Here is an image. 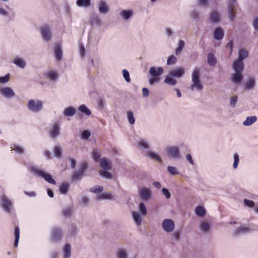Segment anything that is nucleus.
<instances>
[{"label": "nucleus", "mask_w": 258, "mask_h": 258, "mask_svg": "<svg viewBox=\"0 0 258 258\" xmlns=\"http://www.w3.org/2000/svg\"><path fill=\"white\" fill-rule=\"evenodd\" d=\"M164 70L162 67H152L150 68L149 73L151 76L149 79V83L150 85H154L158 83L160 81V76L163 74Z\"/></svg>", "instance_id": "f03ea898"}, {"label": "nucleus", "mask_w": 258, "mask_h": 258, "mask_svg": "<svg viewBox=\"0 0 258 258\" xmlns=\"http://www.w3.org/2000/svg\"><path fill=\"white\" fill-rule=\"evenodd\" d=\"M42 37L46 41H49L51 37L50 28L47 25H44L40 29Z\"/></svg>", "instance_id": "9b49d317"}, {"label": "nucleus", "mask_w": 258, "mask_h": 258, "mask_svg": "<svg viewBox=\"0 0 258 258\" xmlns=\"http://www.w3.org/2000/svg\"><path fill=\"white\" fill-rule=\"evenodd\" d=\"M197 5L203 8H208L209 6L208 0H197Z\"/></svg>", "instance_id": "5fc2aeb1"}, {"label": "nucleus", "mask_w": 258, "mask_h": 258, "mask_svg": "<svg viewBox=\"0 0 258 258\" xmlns=\"http://www.w3.org/2000/svg\"><path fill=\"white\" fill-rule=\"evenodd\" d=\"M139 210L140 212L143 215H145L147 214V209L143 203H140L139 205Z\"/></svg>", "instance_id": "13d9d810"}, {"label": "nucleus", "mask_w": 258, "mask_h": 258, "mask_svg": "<svg viewBox=\"0 0 258 258\" xmlns=\"http://www.w3.org/2000/svg\"><path fill=\"white\" fill-rule=\"evenodd\" d=\"M237 101V97L236 96L232 97L231 98L230 101V105L232 107H235Z\"/></svg>", "instance_id": "338daca9"}, {"label": "nucleus", "mask_w": 258, "mask_h": 258, "mask_svg": "<svg viewBox=\"0 0 258 258\" xmlns=\"http://www.w3.org/2000/svg\"><path fill=\"white\" fill-rule=\"evenodd\" d=\"M60 128L58 123H55L49 131V136L52 139L56 138L60 134Z\"/></svg>", "instance_id": "a211bd4d"}, {"label": "nucleus", "mask_w": 258, "mask_h": 258, "mask_svg": "<svg viewBox=\"0 0 258 258\" xmlns=\"http://www.w3.org/2000/svg\"><path fill=\"white\" fill-rule=\"evenodd\" d=\"M79 110L83 114L86 116H90L91 114V111L85 105H81L78 108Z\"/></svg>", "instance_id": "e433bc0d"}, {"label": "nucleus", "mask_w": 258, "mask_h": 258, "mask_svg": "<svg viewBox=\"0 0 258 258\" xmlns=\"http://www.w3.org/2000/svg\"><path fill=\"white\" fill-rule=\"evenodd\" d=\"M235 5L228 4L227 8L228 17L231 22H233L235 18Z\"/></svg>", "instance_id": "412c9836"}, {"label": "nucleus", "mask_w": 258, "mask_h": 258, "mask_svg": "<svg viewBox=\"0 0 258 258\" xmlns=\"http://www.w3.org/2000/svg\"><path fill=\"white\" fill-rule=\"evenodd\" d=\"M100 19L97 15H94L91 19V22L93 24H98Z\"/></svg>", "instance_id": "774afa93"}, {"label": "nucleus", "mask_w": 258, "mask_h": 258, "mask_svg": "<svg viewBox=\"0 0 258 258\" xmlns=\"http://www.w3.org/2000/svg\"><path fill=\"white\" fill-rule=\"evenodd\" d=\"M0 16L3 17H9V20L11 21H13L15 18L14 14L12 17H10V13L3 7H0Z\"/></svg>", "instance_id": "c85d7f7f"}, {"label": "nucleus", "mask_w": 258, "mask_h": 258, "mask_svg": "<svg viewBox=\"0 0 258 258\" xmlns=\"http://www.w3.org/2000/svg\"><path fill=\"white\" fill-rule=\"evenodd\" d=\"M99 173L102 176L107 179H110L112 177V174L110 172L107 171V170L100 171Z\"/></svg>", "instance_id": "0e129e2a"}, {"label": "nucleus", "mask_w": 258, "mask_h": 258, "mask_svg": "<svg viewBox=\"0 0 258 258\" xmlns=\"http://www.w3.org/2000/svg\"><path fill=\"white\" fill-rule=\"evenodd\" d=\"M133 15V12L131 10H123L120 12V16L124 20H127Z\"/></svg>", "instance_id": "b1692460"}, {"label": "nucleus", "mask_w": 258, "mask_h": 258, "mask_svg": "<svg viewBox=\"0 0 258 258\" xmlns=\"http://www.w3.org/2000/svg\"><path fill=\"white\" fill-rule=\"evenodd\" d=\"M116 258H127V253L125 249H119L116 253Z\"/></svg>", "instance_id": "4c0bfd02"}, {"label": "nucleus", "mask_w": 258, "mask_h": 258, "mask_svg": "<svg viewBox=\"0 0 258 258\" xmlns=\"http://www.w3.org/2000/svg\"><path fill=\"white\" fill-rule=\"evenodd\" d=\"M54 55L56 61H60L62 58V51L60 44H57L54 48Z\"/></svg>", "instance_id": "4be33fe9"}, {"label": "nucleus", "mask_w": 258, "mask_h": 258, "mask_svg": "<svg viewBox=\"0 0 258 258\" xmlns=\"http://www.w3.org/2000/svg\"><path fill=\"white\" fill-rule=\"evenodd\" d=\"M100 167L105 170L111 169V166L108 161L105 158L101 159L100 161Z\"/></svg>", "instance_id": "c756f323"}, {"label": "nucleus", "mask_w": 258, "mask_h": 258, "mask_svg": "<svg viewBox=\"0 0 258 258\" xmlns=\"http://www.w3.org/2000/svg\"><path fill=\"white\" fill-rule=\"evenodd\" d=\"M164 82L169 85L174 86L176 84L177 81L172 77H170L168 74V75L165 77Z\"/></svg>", "instance_id": "c9c22d12"}, {"label": "nucleus", "mask_w": 258, "mask_h": 258, "mask_svg": "<svg viewBox=\"0 0 258 258\" xmlns=\"http://www.w3.org/2000/svg\"><path fill=\"white\" fill-rule=\"evenodd\" d=\"M91 136V133L88 130H85L81 133V138L82 139L88 140Z\"/></svg>", "instance_id": "680f3d73"}, {"label": "nucleus", "mask_w": 258, "mask_h": 258, "mask_svg": "<svg viewBox=\"0 0 258 258\" xmlns=\"http://www.w3.org/2000/svg\"><path fill=\"white\" fill-rule=\"evenodd\" d=\"M76 112V110L73 107H68L66 108L63 111V114L66 117H72L74 116Z\"/></svg>", "instance_id": "a878e982"}, {"label": "nucleus", "mask_w": 258, "mask_h": 258, "mask_svg": "<svg viewBox=\"0 0 258 258\" xmlns=\"http://www.w3.org/2000/svg\"><path fill=\"white\" fill-rule=\"evenodd\" d=\"M0 94L6 99H12L16 95L13 89L8 86L0 87Z\"/></svg>", "instance_id": "9d476101"}, {"label": "nucleus", "mask_w": 258, "mask_h": 258, "mask_svg": "<svg viewBox=\"0 0 258 258\" xmlns=\"http://www.w3.org/2000/svg\"><path fill=\"white\" fill-rule=\"evenodd\" d=\"M122 75L123 78L127 83L131 82V80L130 78V75L129 72L127 70L124 69L122 70Z\"/></svg>", "instance_id": "bf43d9fd"}, {"label": "nucleus", "mask_w": 258, "mask_h": 258, "mask_svg": "<svg viewBox=\"0 0 258 258\" xmlns=\"http://www.w3.org/2000/svg\"><path fill=\"white\" fill-rule=\"evenodd\" d=\"M103 190V187L102 186L96 185L92 187L90 189V191L95 194H99Z\"/></svg>", "instance_id": "603ef678"}, {"label": "nucleus", "mask_w": 258, "mask_h": 258, "mask_svg": "<svg viewBox=\"0 0 258 258\" xmlns=\"http://www.w3.org/2000/svg\"><path fill=\"white\" fill-rule=\"evenodd\" d=\"M11 148L12 150L15 151L17 153L19 154H22L24 153V148L18 145L15 144L12 146Z\"/></svg>", "instance_id": "79ce46f5"}, {"label": "nucleus", "mask_w": 258, "mask_h": 258, "mask_svg": "<svg viewBox=\"0 0 258 258\" xmlns=\"http://www.w3.org/2000/svg\"><path fill=\"white\" fill-rule=\"evenodd\" d=\"M1 208L5 212L10 213L13 210V202L5 195L1 196Z\"/></svg>", "instance_id": "0eeeda50"}, {"label": "nucleus", "mask_w": 258, "mask_h": 258, "mask_svg": "<svg viewBox=\"0 0 258 258\" xmlns=\"http://www.w3.org/2000/svg\"><path fill=\"white\" fill-rule=\"evenodd\" d=\"M14 234L15 236V239L14 241V246H17L19 243L20 238V229L18 226H15L14 229Z\"/></svg>", "instance_id": "58836bf2"}, {"label": "nucleus", "mask_w": 258, "mask_h": 258, "mask_svg": "<svg viewBox=\"0 0 258 258\" xmlns=\"http://www.w3.org/2000/svg\"><path fill=\"white\" fill-rule=\"evenodd\" d=\"M255 81L254 78H249L245 83V87L247 90H251L255 87Z\"/></svg>", "instance_id": "f704fd0d"}, {"label": "nucleus", "mask_w": 258, "mask_h": 258, "mask_svg": "<svg viewBox=\"0 0 258 258\" xmlns=\"http://www.w3.org/2000/svg\"><path fill=\"white\" fill-rule=\"evenodd\" d=\"M73 212V209L71 207L66 208L63 209V214L65 217H70Z\"/></svg>", "instance_id": "6e6d98bb"}, {"label": "nucleus", "mask_w": 258, "mask_h": 258, "mask_svg": "<svg viewBox=\"0 0 258 258\" xmlns=\"http://www.w3.org/2000/svg\"><path fill=\"white\" fill-rule=\"evenodd\" d=\"M53 152L56 157H57V158L60 157L61 155V150L59 146L55 147L54 148Z\"/></svg>", "instance_id": "e2e57ef3"}, {"label": "nucleus", "mask_w": 258, "mask_h": 258, "mask_svg": "<svg viewBox=\"0 0 258 258\" xmlns=\"http://www.w3.org/2000/svg\"><path fill=\"white\" fill-rule=\"evenodd\" d=\"M71 255V246L70 244H66L63 248V258H70Z\"/></svg>", "instance_id": "bb28decb"}, {"label": "nucleus", "mask_w": 258, "mask_h": 258, "mask_svg": "<svg viewBox=\"0 0 258 258\" xmlns=\"http://www.w3.org/2000/svg\"><path fill=\"white\" fill-rule=\"evenodd\" d=\"M165 151L167 157L174 160H179L181 158V153L179 147L169 146L166 148Z\"/></svg>", "instance_id": "423d86ee"}, {"label": "nucleus", "mask_w": 258, "mask_h": 258, "mask_svg": "<svg viewBox=\"0 0 258 258\" xmlns=\"http://www.w3.org/2000/svg\"><path fill=\"white\" fill-rule=\"evenodd\" d=\"M138 194L143 201H148L152 197V192L149 187H142L138 189Z\"/></svg>", "instance_id": "1a4fd4ad"}, {"label": "nucleus", "mask_w": 258, "mask_h": 258, "mask_svg": "<svg viewBox=\"0 0 258 258\" xmlns=\"http://www.w3.org/2000/svg\"><path fill=\"white\" fill-rule=\"evenodd\" d=\"M113 196L112 194L109 192H103L97 196L98 200H112Z\"/></svg>", "instance_id": "7c9ffc66"}, {"label": "nucleus", "mask_w": 258, "mask_h": 258, "mask_svg": "<svg viewBox=\"0 0 258 258\" xmlns=\"http://www.w3.org/2000/svg\"><path fill=\"white\" fill-rule=\"evenodd\" d=\"M98 9L100 13L106 14L109 11V8L106 3L104 1H101L98 4Z\"/></svg>", "instance_id": "5701e85b"}, {"label": "nucleus", "mask_w": 258, "mask_h": 258, "mask_svg": "<svg viewBox=\"0 0 258 258\" xmlns=\"http://www.w3.org/2000/svg\"><path fill=\"white\" fill-rule=\"evenodd\" d=\"M162 227L163 230L167 232L173 231L175 227L174 222L169 219H167L162 222Z\"/></svg>", "instance_id": "f8f14e48"}, {"label": "nucleus", "mask_w": 258, "mask_h": 258, "mask_svg": "<svg viewBox=\"0 0 258 258\" xmlns=\"http://www.w3.org/2000/svg\"><path fill=\"white\" fill-rule=\"evenodd\" d=\"M184 73L185 70L184 68L180 67L171 70L168 74L173 78H180L184 75Z\"/></svg>", "instance_id": "2eb2a0df"}, {"label": "nucleus", "mask_w": 258, "mask_h": 258, "mask_svg": "<svg viewBox=\"0 0 258 258\" xmlns=\"http://www.w3.org/2000/svg\"><path fill=\"white\" fill-rule=\"evenodd\" d=\"M199 228L201 232L204 233H208L211 228V223L206 221H202L200 223Z\"/></svg>", "instance_id": "6ab92c4d"}, {"label": "nucleus", "mask_w": 258, "mask_h": 258, "mask_svg": "<svg viewBox=\"0 0 258 258\" xmlns=\"http://www.w3.org/2000/svg\"><path fill=\"white\" fill-rule=\"evenodd\" d=\"M207 60L210 66H214L217 63V59L213 53H208Z\"/></svg>", "instance_id": "2f4dec72"}, {"label": "nucleus", "mask_w": 258, "mask_h": 258, "mask_svg": "<svg viewBox=\"0 0 258 258\" xmlns=\"http://www.w3.org/2000/svg\"><path fill=\"white\" fill-rule=\"evenodd\" d=\"M166 34L168 39L173 40L175 38V32L170 28H166Z\"/></svg>", "instance_id": "09e8293b"}, {"label": "nucleus", "mask_w": 258, "mask_h": 258, "mask_svg": "<svg viewBox=\"0 0 258 258\" xmlns=\"http://www.w3.org/2000/svg\"><path fill=\"white\" fill-rule=\"evenodd\" d=\"M27 108L31 112H39L43 108V102L40 100L30 99L28 102Z\"/></svg>", "instance_id": "6e6552de"}, {"label": "nucleus", "mask_w": 258, "mask_h": 258, "mask_svg": "<svg viewBox=\"0 0 258 258\" xmlns=\"http://www.w3.org/2000/svg\"><path fill=\"white\" fill-rule=\"evenodd\" d=\"M177 59L176 57L173 55H170L167 60V64L168 66L173 65L176 63Z\"/></svg>", "instance_id": "8fccbe9b"}, {"label": "nucleus", "mask_w": 258, "mask_h": 258, "mask_svg": "<svg viewBox=\"0 0 258 258\" xmlns=\"http://www.w3.org/2000/svg\"><path fill=\"white\" fill-rule=\"evenodd\" d=\"M138 145L140 147H142L146 150H149L150 148V145L149 143L144 140H140L138 142Z\"/></svg>", "instance_id": "49530a36"}, {"label": "nucleus", "mask_w": 258, "mask_h": 258, "mask_svg": "<svg viewBox=\"0 0 258 258\" xmlns=\"http://www.w3.org/2000/svg\"><path fill=\"white\" fill-rule=\"evenodd\" d=\"M248 56V52L243 48H241L238 51V58L233 62L232 68L234 73L232 74L231 80L235 85L240 84L243 80V76L242 73L244 68L243 61Z\"/></svg>", "instance_id": "f257e3e1"}, {"label": "nucleus", "mask_w": 258, "mask_h": 258, "mask_svg": "<svg viewBox=\"0 0 258 258\" xmlns=\"http://www.w3.org/2000/svg\"><path fill=\"white\" fill-rule=\"evenodd\" d=\"M132 216L134 222L137 226H140L142 222V219L140 215L137 212H132Z\"/></svg>", "instance_id": "473e14b6"}, {"label": "nucleus", "mask_w": 258, "mask_h": 258, "mask_svg": "<svg viewBox=\"0 0 258 258\" xmlns=\"http://www.w3.org/2000/svg\"><path fill=\"white\" fill-rule=\"evenodd\" d=\"M224 31L220 27H216L213 31V38L217 41H221L224 36Z\"/></svg>", "instance_id": "f3484780"}, {"label": "nucleus", "mask_w": 258, "mask_h": 258, "mask_svg": "<svg viewBox=\"0 0 258 258\" xmlns=\"http://www.w3.org/2000/svg\"><path fill=\"white\" fill-rule=\"evenodd\" d=\"M127 119L130 124L133 125L135 124V117L132 111H128L127 112Z\"/></svg>", "instance_id": "a19ab883"}, {"label": "nucleus", "mask_w": 258, "mask_h": 258, "mask_svg": "<svg viewBox=\"0 0 258 258\" xmlns=\"http://www.w3.org/2000/svg\"><path fill=\"white\" fill-rule=\"evenodd\" d=\"M209 20L212 23L217 24L220 22V15L216 11H213L209 14Z\"/></svg>", "instance_id": "aec40b11"}, {"label": "nucleus", "mask_w": 258, "mask_h": 258, "mask_svg": "<svg viewBox=\"0 0 258 258\" xmlns=\"http://www.w3.org/2000/svg\"><path fill=\"white\" fill-rule=\"evenodd\" d=\"M10 80V74H7L5 76L0 77V84H4L8 83Z\"/></svg>", "instance_id": "052dcab7"}, {"label": "nucleus", "mask_w": 258, "mask_h": 258, "mask_svg": "<svg viewBox=\"0 0 258 258\" xmlns=\"http://www.w3.org/2000/svg\"><path fill=\"white\" fill-rule=\"evenodd\" d=\"M167 170L168 173L172 175H176L179 174L178 169L174 166H168Z\"/></svg>", "instance_id": "a18cd8bd"}, {"label": "nucleus", "mask_w": 258, "mask_h": 258, "mask_svg": "<svg viewBox=\"0 0 258 258\" xmlns=\"http://www.w3.org/2000/svg\"><path fill=\"white\" fill-rule=\"evenodd\" d=\"M77 4L80 7H88L90 5V0H77Z\"/></svg>", "instance_id": "3c124183"}, {"label": "nucleus", "mask_w": 258, "mask_h": 258, "mask_svg": "<svg viewBox=\"0 0 258 258\" xmlns=\"http://www.w3.org/2000/svg\"><path fill=\"white\" fill-rule=\"evenodd\" d=\"M257 118L256 116H247L242 124L244 126H250L256 121Z\"/></svg>", "instance_id": "393cba45"}, {"label": "nucleus", "mask_w": 258, "mask_h": 258, "mask_svg": "<svg viewBox=\"0 0 258 258\" xmlns=\"http://www.w3.org/2000/svg\"><path fill=\"white\" fill-rule=\"evenodd\" d=\"M162 192L166 199H168L170 198L171 194L167 188L163 187L162 189Z\"/></svg>", "instance_id": "69168bd1"}, {"label": "nucleus", "mask_w": 258, "mask_h": 258, "mask_svg": "<svg viewBox=\"0 0 258 258\" xmlns=\"http://www.w3.org/2000/svg\"><path fill=\"white\" fill-rule=\"evenodd\" d=\"M30 171L38 177H41L47 182L52 184H55L56 181L52 178L50 174L46 172L44 170L40 169L37 166H32L30 168Z\"/></svg>", "instance_id": "20e7f679"}, {"label": "nucleus", "mask_w": 258, "mask_h": 258, "mask_svg": "<svg viewBox=\"0 0 258 258\" xmlns=\"http://www.w3.org/2000/svg\"><path fill=\"white\" fill-rule=\"evenodd\" d=\"M243 204L245 206L248 208H254L255 203L252 201L245 199L243 200Z\"/></svg>", "instance_id": "4d7b16f0"}, {"label": "nucleus", "mask_w": 258, "mask_h": 258, "mask_svg": "<svg viewBox=\"0 0 258 258\" xmlns=\"http://www.w3.org/2000/svg\"><path fill=\"white\" fill-rule=\"evenodd\" d=\"M185 43L183 40H179L178 42V46L175 49V54L176 55L179 54L182 50L183 49V47H184Z\"/></svg>", "instance_id": "ea45409f"}, {"label": "nucleus", "mask_w": 258, "mask_h": 258, "mask_svg": "<svg viewBox=\"0 0 258 258\" xmlns=\"http://www.w3.org/2000/svg\"><path fill=\"white\" fill-rule=\"evenodd\" d=\"M13 63L21 69H24L26 67V62L22 58L17 57L13 60Z\"/></svg>", "instance_id": "cd10ccee"}, {"label": "nucleus", "mask_w": 258, "mask_h": 258, "mask_svg": "<svg viewBox=\"0 0 258 258\" xmlns=\"http://www.w3.org/2000/svg\"><path fill=\"white\" fill-rule=\"evenodd\" d=\"M88 168V162L85 161L82 162L80 164L79 169L75 171L73 173L72 176V181L75 182L80 181L84 176Z\"/></svg>", "instance_id": "39448f33"}, {"label": "nucleus", "mask_w": 258, "mask_h": 258, "mask_svg": "<svg viewBox=\"0 0 258 258\" xmlns=\"http://www.w3.org/2000/svg\"><path fill=\"white\" fill-rule=\"evenodd\" d=\"M250 232H251V228L249 227L241 225L235 229L233 232V235L237 236Z\"/></svg>", "instance_id": "dca6fc26"}, {"label": "nucleus", "mask_w": 258, "mask_h": 258, "mask_svg": "<svg viewBox=\"0 0 258 258\" xmlns=\"http://www.w3.org/2000/svg\"><path fill=\"white\" fill-rule=\"evenodd\" d=\"M69 188V184L63 183L60 185L59 189L61 194L66 195L68 192Z\"/></svg>", "instance_id": "37998d69"}, {"label": "nucleus", "mask_w": 258, "mask_h": 258, "mask_svg": "<svg viewBox=\"0 0 258 258\" xmlns=\"http://www.w3.org/2000/svg\"><path fill=\"white\" fill-rule=\"evenodd\" d=\"M62 236L61 230L56 227H54L51 229V239L57 242L59 241Z\"/></svg>", "instance_id": "4468645a"}, {"label": "nucleus", "mask_w": 258, "mask_h": 258, "mask_svg": "<svg viewBox=\"0 0 258 258\" xmlns=\"http://www.w3.org/2000/svg\"><path fill=\"white\" fill-rule=\"evenodd\" d=\"M200 12L197 10H194L190 13L191 17L197 21H198L200 19Z\"/></svg>", "instance_id": "864d4df0"}, {"label": "nucleus", "mask_w": 258, "mask_h": 258, "mask_svg": "<svg viewBox=\"0 0 258 258\" xmlns=\"http://www.w3.org/2000/svg\"><path fill=\"white\" fill-rule=\"evenodd\" d=\"M192 84L190 86L191 90L196 89L197 91H201L203 89V85L200 80V71L199 69H195L191 74Z\"/></svg>", "instance_id": "7ed1b4c3"}, {"label": "nucleus", "mask_w": 258, "mask_h": 258, "mask_svg": "<svg viewBox=\"0 0 258 258\" xmlns=\"http://www.w3.org/2000/svg\"><path fill=\"white\" fill-rule=\"evenodd\" d=\"M233 168L234 169H236L238 167V164L239 163V156L237 153H234L233 155Z\"/></svg>", "instance_id": "c03bdc74"}, {"label": "nucleus", "mask_w": 258, "mask_h": 258, "mask_svg": "<svg viewBox=\"0 0 258 258\" xmlns=\"http://www.w3.org/2000/svg\"><path fill=\"white\" fill-rule=\"evenodd\" d=\"M206 210L205 208L201 206H197L195 209L196 214L200 217H202L206 215Z\"/></svg>", "instance_id": "72a5a7b5"}, {"label": "nucleus", "mask_w": 258, "mask_h": 258, "mask_svg": "<svg viewBox=\"0 0 258 258\" xmlns=\"http://www.w3.org/2000/svg\"><path fill=\"white\" fill-rule=\"evenodd\" d=\"M44 76L46 79L53 83L56 82L59 77L58 73L55 70H50L48 71L45 73Z\"/></svg>", "instance_id": "ddd939ff"}, {"label": "nucleus", "mask_w": 258, "mask_h": 258, "mask_svg": "<svg viewBox=\"0 0 258 258\" xmlns=\"http://www.w3.org/2000/svg\"><path fill=\"white\" fill-rule=\"evenodd\" d=\"M147 156H148L151 158L156 160L159 163H161L162 161L161 157L158 155H157V154L154 153V152L150 151V152H148L147 154Z\"/></svg>", "instance_id": "de8ad7c7"}]
</instances>
